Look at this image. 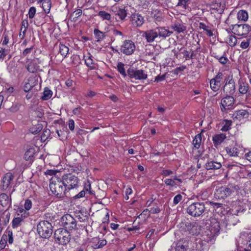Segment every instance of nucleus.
I'll return each instance as SVG.
<instances>
[{
    "label": "nucleus",
    "instance_id": "obj_35",
    "mask_svg": "<svg viewBox=\"0 0 251 251\" xmlns=\"http://www.w3.org/2000/svg\"><path fill=\"white\" fill-rule=\"evenodd\" d=\"M246 210L243 206H238L231 210V213L233 215L239 216Z\"/></svg>",
    "mask_w": 251,
    "mask_h": 251
},
{
    "label": "nucleus",
    "instance_id": "obj_42",
    "mask_svg": "<svg viewBox=\"0 0 251 251\" xmlns=\"http://www.w3.org/2000/svg\"><path fill=\"white\" fill-rule=\"evenodd\" d=\"M210 85L211 89L214 92L218 91L220 87V84L213 79L210 80Z\"/></svg>",
    "mask_w": 251,
    "mask_h": 251
},
{
    "label": "nucleus",
    "instance_id": "obj_31",
    "mask_svg": "<svg viewBox=\"0 0 251 251\" xmlns=\"http://www.w3.org/2000/svg\"><path fill=\"white\" fill-rule=\"evenodd\" d=\"M232 121L231 120H224L221 124L222 125V127L221 130L223 131H227L229 130L231 128V126L232 124Z\"/></svg>",
    "mask_w": 251,
    "mask_h": 251
},
{
    "label": "nucleus",
    "instance_id": "obj_59",
    "mask_svg": "<svg viewBox=\"0 0 251 251\" xmlns=\"http://www.w3.org/2000/svg\"><path fill=\"white\" fill-rule=\"evenodd\" d=\"M161 175L168 176L173 174V172L170 170L164 169L161 172Z\"/></svg>",
    "mask_w": 251,
    "mask_h": 251
},
{
    "label": "nucleus",
    "instance_id": "obj_22",
    "mask_svg": "<svg viewBox=\"0 0 251 251\" xmlns=\"http://www.w3.org/2000/svg\"><path fill=\"white\" fill-rule=\"evenodd\" d=\"M234 115L235 119L241 121L248 118L249 112L246 110L241 109L237 111Z\"/></svg>",
    "mask_w": 251,
    "mask_h": 251
},
{
    "label": "nucleus",
    "instance_id": "obj_12",
    "mask_svg": "<svg viewBox=\"0 0 251 251\" xmlns=\"http://www.w3.org/2000/svg\"><path fill=\"white\" fill-rule=\"evenodd\" d=\"M226 80V83L224 86V92L227 95H233L236 89L235 81L232 76H228Z\"/></svg>",
    "mask_w": 251,
    "mask_h": 251
},
{
    "label": "nucleus",
    "instance_id": "obj_19",
    "mask_svg": "<svg viewBox=\"0 0 251 251\" xmlns=\"http://www.w3.org/2000/svg\"><path fill=\"white\" fill-rule=\"evenodd\" d=\"M222 167L220 162L213 160H208L204 165V168L207 170H218Z\"/></svg>",
    "mask_w": 251,
    "mask_h": 251
},
{
    "label": "nucleus",
    "instance_id": "obj_21",
    "mask_svg": "<svg viewBox=\"0 0 251 251\" xmlns=\"http://www.w3.org/2000/svg\"><path fill=\"white\" fill-rule=\"evenodd\" d=\"M92 243L93 244L92 245V248L97 249L104 246L106 244L107 241L105 239L100 240V238H95L92 239Z\"/></svg>",
    "mask_w": 251,
    "mask_h": 251
},
{
    "label": "nucleus",
    "instance_id": "obj_41",
    "mask_svg": "<svg viewBox=\"0 0 251 251\" xmlns=\"http://www.w3.org/2000/svg\"><path fill=\"white\" fill-rule=\"evenodd\" d=\"M237 40L235 36L231 35L228 37L226 42L230 47H234L237 44Z\"/></svg>",
    "mask_w": 251,
    "mask_h": 251
},
{
    "label": "nucleus",
    "instance_id": "obj_33",
    "mask_svg": "<svg viewBox=\"0 0 251 251\" xmlns=\"http://www.w3.org/2000/svg\"><path fill=\"white\" fill-rule=\"evenodd\" d=\"M98 16H99L102 20L110 21L111 18V14L105 11H100L98 13Z\"/></svg>",
    "mask_w": 251,
    "mask_h": 251
},
{
    "label": "nucleus",
    "instance_id": "obj_3",
    "mask_svg": "<svg viewBox=\"0 0 251 251\" xmlns=\"http://www.w3.org/2000/svg\"><path fill=\"white\" fill-rule=\"evenodd\" d=\"M205 204L203 202H194L187 208V212L193 217H199L205 211Z\"/></svg>",
    "mask_w": 251,
    "mask_h": 251
},
{
    "label": "nucleus",
    "instance_id": "obj_26",
    "mask_svg": "<svg viewBox=\"0 0 251 251\" xmlns=\"http://www.w3.org/2000/svg\"><path fill=\"white\" fill-rule=\"evenodd\" d=\"M36 80L34 78L30 77L27 80V82H25L24 90L25 92H29L35 85Z\"/></svg>",
    "mask_w": 251,
    "mask_h": 251
},
{
    "label": "nucleus",
    "instance_id": "obj_54",
    "mask_svg": "<svg viewBox=\"0 0 251 251\" xmlns=\"http://www.w3.org/2000/svg\"><path fill=\"white\" fill-rule=\"evenodd\" d=\"M215 58H217L219 60V62L223 65L226 64L227 63V61H228V59L226 57H225L224 56L221 57L216 56Z\"/></svg>",
    "mask_w": 251,
    "mask_h": 251
},
{
    "label": "nucleus",
    "instance_id": "obj_11",
    "mask_svg": "<svg viewBox=\"0 0 251 251\" xmlns=\"http://www.w3.org/2000/svg\"><path fill=\"white\" fill-rule=\"evenodd\" d=\"M233 190L231 187L222 186L216 189L214 196L217 199H225L230 196Z\"/></svg>",
    "mask_w": 251,
    "mask_h": 251
},
{
    "label": "nucleus",
    "instance_id": "obj_52",
    "mask_svg": "<svg viewBox=\"0 0 251 251\" xmlns=\"http://www.w3.org/2000/svg\"><path fill=\"white\" fill-rule=\"evenodd\" d=\"M83 190L85 191L86 194H92V191H91V184L89 181H88L87 183H85Z\"/></svg>",
    "mask_w": 251,
    "mask_h": 251
},
{
    "label": "nucleus",
    "instance_id": "obj_63",
    "mask_svg": "<svg viewBox=\"0 0 251 251\" xmlns=\"http://www.w3.org/2000/svg\"><path fill=\"white\" fill-rule=\"evenodd\" d=\"M250 45V41L248 40L246 42L243 41L241 42L240 47L243 49H246L249 47Z\"/></svg>",
    "mask_w": 251,
    "mask_h": 251
},
{
    "label": "nucleus",
    "instance_id": "obj_44",
    "mask_svg": "<svg viewBox=\"0 0 251 251\" xmlns=\"http://www.w3.org/2000/svg\"><path fill=\"white\" fill-rule=\"evenodd\" d=\"M34 151L33 149H29L25 153L24 158L25 160H30L33 157Z\"/></svg>",
    "mask_w": 251,
    "mask_h": 251
},
{
    "label": "nucleus",
    "instance_id": "obj_5",
    "mask_svg": "<svg viewBox=\"0 0 251 251\" xmlns=\"http://www.w3.org/2000/svg\"><path fill=\"white\" fill-rule=\"evenodd\" d=\"M62 178L67 193L70 190L78 187L79 179L77 176L71 174H67L63 175Z\"/></svg>",
    "mask_w": 251,
    "mask_h": 251
},
{
    "label": "nucleus",
    "instance_id": "obj_49",
    "mask_svg": "<svg viewBox=\"0 0 251 251\" xmlns=\"http://www.w3.org/2000/svg\"><path fill=\"white\" fill-rule=\"evenodd\" d=\"M28 23L27 20H24L22 23V27L21 29V31H22L23 29L24 28V29L22 31L24 35H25V33L26 32V29L28 28Z\"/></svg>",
    "mask_w": 251,
    "mask_h": 251
},
{
    "label": "nucleus",
    "instance_id": "obj_61",
    "mask_svg": "<svg viewBox=\"0 0 251 251\" xmlns=\"http://www.w3.org/2000/svg\"><path fill=\"white\" fill-rule=\"evenodd\" d=\"M24 206H25V208L26 210H29L31 208V206H32L31 201L29 200H26L25 201Z\"/></svg>",
    "mask_w": 251,
    "mask_h": 251
},
{
    "label": "nucleus",
    "instance_id": "obj_53",
    "mask_svg": "<svg viewBox=\"0 0 251 251\" xmlns=\"http://www.w3.org/2000/svg\"><path fill=\"white\" fill-rule=\"evenodd\" d=\"M36 9L34 7H31L29 8L28 11V16L29 19H32L36 13Z\"/></svg>",
    "mask_w": 251,
    "mask_h": 251
},
{
    "label": "nucleus",
    "instance_id": "obj_62",
    "mask_svg": "<svg viewBox=\"0 0 251 251\" xmlns=\"http://www.w3.org/2000/svg\"><path fill=\"white\" fill-rule=\"evenodd\" d=\"M187 0H179L177 3V6H182L184 8L186 9Z\"/></svg>",
    "mask_w": 251,
    "mask_h": 251
},
{
    "label": "nucleus",
    "instance_id": "obj_18",
    "mask_svg": "<svg viewBox=\"0 0 251 251\" xmlns=\"http://www.w3.org/2000/svg\"><path fill=\"white\" fill-rule=\"evenodd\" d=\"M171 27L177 34L183 33L186 30L185 25L179 22H175L171 25Z\"/></svg>",
    "mask_w": 251,
    "mask_h": 251
},
{
    "label": "nucleus",
    "instance_id": "obj_6",
    "mask_svg": "<svg viewBox=\"0 0 251 251\" xmlns=\"http://www.w3.org/2000/svg\"><path fill=\"white\" fill-rule=\"evenodd\" d=\"M61 222L65 229L71 230L76 228V221L70 214L64 215L62 217Z\"/></svg>",
    "mask_w": 251,
    "mask_h": 251
},
{
    "label": "nucleus",
    "instance_id": "obj_39",
    "mask_svg": "<svg viewBox=\"0 0 251 251\" xmlns=\"http://www.w3.org/2000/svg\"><path fill=\"white\" fill-rule=\"evenodd\" d=\"M43 126L40 124H38L30 128L29 131L31 133L36 134L42 130Z\"/></svg>",
    "mask_w": 251,
    "mask_h": 251
},
{
    "label": "nucleus",
    "instance_id": "obj_37",
    "mask_svg": "<svg viewBox=\"0 0 251 251\" xmlns=\"http://www.w3.org/2000/svg\"><path fill=\"white\" fill-rule=\"evenodd\" d=\"M59 47L60 54L64 58L69 53V50L68 47L61 43L59 44Z\"/></svg>",
    "mask_w": 251,
    "mask_h": 251
},
{
    "label": "nucleus",
    "instance_id": "obj_45",
    "mask_svg": "<svg viewBox=\"0 0 251 251\" xmlns=\"http://www.w3.org/2000/svg\"><path fill=\"white\" fill-rule=\"evenodd\" d=\"M94 34L98 41L102 40L105 37L104 33L100 31L98 29H94Z\"/></svg>",
    "mask_w": 251,
    "mask_h": 251
},
{
    "label": "nucleus",
    "instance_id": "obj_50",
    "mask_svg": "<svg viewBox=\"0 0 251 251\" xmlns=\"http://www.w3.org/2000/svg\"><path fill=\"white\" fill-rule=\"evenodd\" d=\"M87 247L88 246L87 245L86 243L85 242L78 246L75 249V251H87Z\"/></svg>",
    "mask_w": 251,
    "mask_h": 251
},
{
    "label": "nucleus",
    "instance_id": "obj_60",
    "mask_svg": "<svg viewBox=\"0 0 251 251\" xmlns=\"http://www.w3.org/2000/svg\"><path fill=\"white\" fill-rule=\"evenodd\" d=\"M85 191L82 190L78 194L73 197L74 199H78L81 198H83L85 196Z\"/></svg>",
    "mask_w": 251,
    "mask_h": 251
},
{
    "label": "nucleus",
    "instance_id": "obj_8",
    "mask_svg": "<svg viewBox=\"0 0 251 251\" xmlns=\"http://www.w3.org/2000/svg\"><path fill=\"white\" fill-rule=\"evenodd\" d=\"M221 229L219 222L215 218H212L210 220V224L209 228V231L210 232V239L208 241H211L217 235Z\"/></svg>",
    "mask_w": 251,
    "mask_h": 251
},
{
    "label": "nucleus",
    "instance_id": "obj_51",
    "mask_svg": "<svg viewBox=\"0 0 251 251\" xmlns=\"http://www.w3.org/2000/svg\"><path fill=\"white\" fill-rule=\"evenodd\" d=\"M8 50L5 49H1L0 50V61L2 62L4 57L6 56L8 53Z\"/></svg>",
    "mask_w": 251,
    "mask_h": 251
},
{
    "label": "nucleus",
    "instance_id": "obj_56",
    "mask_svg": "<svg viewBox=\"0 0 251 251\" xmlns=\"http://www.w3.org/2000/svg\"><path fill=\"white\" fill-rule=\"evenodd\" d=\"M186 247L182 244L178 243L176 247V251H185Z\"/></svg>",
    "mask_w": 251,
    "mask_h": 251
},
{
    "label": "nucleus",
    "instance_id": "obj_13",
    "mask_svg": "<svg viewBox=\"0 0 251 251\" xmlns=\"http://www.w3.org/2000/svg\"><path fill=\"white\" fill-rule=\"evenodd\" d=\"M234 102V98L231 95L227 96L221 100V109L222 111L229 109Z\"/></svg>",
    "mask_w": 251,
    "mask_h": 251
},
{
    "label": "nucleus",
    "instance_id": "obj_46",
    "mask_svg": "<svg viewBox=\"0 0 251 251\" xmlns=\"http://www.w3.org/2000/svg\"><path fill=\"white\" fill-rule=\"evenodd\" d=\"M124 64L122 62H119L117 64V70L118 72L124 77L126 76V74L124 68Z\"/></svg>",
    "mask_w": 251,
    "mask_h": 251
},
{
    "label": "nucleus",
    "instance_id": "obj_20",
    "mask_svg": "<svg viewBox=\"0 0 251 251\" xmlns=\"http://www.w3.org/2000/svg\"><path fill=\"white\" fill-rule=\"evenodd\" d=\"M155 29L158 36L163 39L169 37L173 33L172 31L166 29L165 27H157Z\"/></svg>",
    "mask_w": 251,
    "mask_h": 251
},
{
    "label": "nucleus",
    "instance_id": "obj_9",
    "mask_svg": "<svg viewBox=\"0 0 251 251\" xmlns=\"http://www.w3.org/2000/svg\"><path fill=\"white\" fill-rule=\"evenodd\" d=\"M232 32L238 36L247 35L251 30V27L248 24L232 25Z\"/></svg>",
    "mask_w": 251,
    "mask_h": 251
},
{
    "label": "nucleus",
    "instance_id": "obj_36",
    "mask_svg": "<svg viewBox=\"0 0 251 251\" xmlns=\"http://www.w3.org/2000/svg\"><path fill=\"white\" fill-rule=\"evenodd\" d=\"M26 68L29 72L31 73H34L37 71L38 66H37L34 62L31 61L27 64Z\"/></svg>",
    "mask_w": 251,
    "mask_h": 251
},
{
    "label": "nucleus",
    "instance_id": "obj_38",
    "mask_svg": "<svg viewBox=\"0 0 251 251\" xmlns=\"http://www.w3.org/2000/svg\"><path fill=\"white\" fill-rule=\"evenodd\" d=\"M82 12L81 9H77L71 15L70 18L72 21L76 22L78 17L82 15Z\"/></svg>",
    "mask_w": 251,
    "mask_h": 251
},
{
    "label": "nucleus",
    "instance_id": "obj_23",
    "mask_svg": "<svg viewBox=\"0 0 251 251\" xmlns=\"http://www.w3.org/2000/svg\"><path fill=\"white\" fill-rule=\"evenodd\" d=\"M239 91L242 94H247L249 91V84L243 80H239Z\"/></svg>",
    "mask_w": 251,
    "mask_h": 251
},
{
    "label": "nucleus",
    "instance_id": "obj_27",
    "mask_svg": "<svg viewBox=\"0 0 251 251\" xmlns=\"http://www.w3.org/2000/svg\"><path fill=\"white\" fill-rule=\"evenodd\" d=\"M38 2L42 3V8L46 13L50 12L51 6L50 0H38Z\"/></svg>",
    "mask_w": 251,
    "mask_h": 251
},
{
    "label": "nucleus",
    "instance_id": "obj_48",
    "mask_svg": "<svg viewBox=\"0 0 251 251\" xmlns=\"http://www.w3.org/2000/svg\"><path fill=\"white\" fill-rule=\"evenodd\" d=\"M22 221L23 218L22 217L14 218L12 221V227L14 228H17L21 225Z\"/></svg>",
    "mask_w": 251,
    "mask_h": 251
},
{
    "label": "nucleus",
    "instance_id": "obj_58",
    "mask_svg": "<svg viewBox=\"0 0 251 251\" xmlns=\"http://www.w3.org/2000/svg\"><path fill=\"white\" fill-rule=\"evenodd\" d=\"M182 199V197L180 194H178L176 195L174 198V204L175 205L178 204L181 201Z\"/></svg>",
    "mask_w": 251,
    "mask_h": 251
},
{
    "label": "nucleus",
    "instance_id": "obj_57",
    "mask_svg": "<svg viewBox=\"0 0 251 251\" xmlns=\"http://www.w3.org/2000/svg\"><path fill=\"white\" fill-rule=\"evenodd\" d=\"M34 48L33 46H32L29 48H26L25 50H24V51L22 52V55L24 57L26 56L28 54L31 53L32 51L33 50Z\"/></svg>",
    "mask_w": 251,
    "mask_h": 251
},
{
    "label": "nucleus",
    "instance_id": "obj_4",
    "mask_svg": "<svg viewBox=\"0 0 251 251\" xmlns=\"http://www.w3.org/2000/svg\"><path fill=\"white\" fill-rule=\"evenodd\" d=\"M54 238L56 243L65 245L70 241V234L67 229L59 228L56 230L54 233Z\"/></svg>",
    "mask_w": 251,
    "mask_h": 251
},
{
    "label": "nucleus",
    "instance_id": "obj_40",
    "mask_svg": "<svg viewBox=\"0 0 251 251\" xmlns=\"http://www.w3.org/2000/svg\"><path fill=\"white\" fill-rule=\"evenodd\" d=\"M244 237L248 238L246 245L248 249L251 250V235L247 233H243L241 234V238L243 239Z\"/></svg>",
    "mask_w": 251,
    "mask_h": 251
},
{
    "label": "nucleus",
    "instance_id": "obj_28",
    "mask_svg": "<svg viewBox=\"0 0 251 251\" xmlns=\"http://www.w3.org/2000/svg\"><path fill=\"white\" fill-rule=\"evenodd\" d=\"M84 58L86 65L91 70L95 69L94 62L92 58V56L89 54L88 55H84Z\"/></svg>",
    "mask_w": 251,
    "mask_h": 251
},
{
    "label": "nucleus",
    "instance_id": "obj_34",
    "mask_svg": "<svg viewBox=\"0 0 251 251\" xmlns=\"http://www.w3.org/2000/svg\"><path fill=\"white\" fill-rule=\"evenodd\" d=\"M52 96V92L48 88L46 87L43 92V95L41 99L43 100H49Z\"/></svg>",
    "mask_w": 251,
    "mask_h": 251
},
{
    "label": "nucleus",
    "instance_id": "obj_7",
    "mask_svg": "<svg viewBox=\"0 0 251 251\" xmlns=\"http://www.w3.org/2000/svg\"><path fill=\"white\" fill-rule=\"evenodd\" d=\"M127 75L130 78H134L136 80L146 79L147 78V74L143 70H138L134 68H129L127 70Z\"/></svg>",
    "mask_w": 251,
    "mask_h": 251
},
{
    "label": "nucleus",
    "instance_id": "obj_2",
    "mask_svg": "<svg viewBox=\"0 0 251 251\" xmlns=\"http://www.w3.org/2000/svg\"><path fill=\"white\" fill-rule=\"evenodd\" d=\"M37 230L42 238H48L52 233V226L47 221H41L37 225Z\"/></svg>",
    "mask_w": 251,
    "mask_h": 251
},
{
    "label": "nucleus",
    "instance_id": "obj_16",
    "mask_svg": "<svg viewBox=\"0 0 251 251\" xmlns=\"http://www.w3.org/2000/svg\"><path fill=\"white\" fill-rule=\"evenodd\" d=\"M127 9L126 7H119L116 8V10L114 11L115 15L118 16L119 19L121 21L125 20L127 14Z\"/></svg>",
    "mask_w": 251,
    "mask_h": 251
},
{
    "label": "nucleus",
    "instance_id": "obj_14",
    "mask_svg": "<svg viewBox=\"0 0 251 251\" xmlns=\"http://www.w3.org/2000/svg\"><path fill=\"white\" fill-rule=\"evenodd\" d=\"M144 17L139 13L132 14L131 16L130 22L134 27L141 26L144 23Z\"/></svg>",
    "mask_w": 251,
    "mask_h": 251
},
{
    "label": "nucleus",
    "instance_id": "obj_24",
    "mask_svg": "<svg viewBox=\"0 0 251 251\" xmlns=\"http://www.w3.org/2000/svg\"><path fill=\"white\" fill-rule=\"evenodd\" d=\"M226 138V136L225 134L221 133L219 134H216L213 136L212 140L213 141V143L215 146H217L220 145Z\"/></svg>",
    "mask_w": 251,
    "mask_h": 251
},
{
    "label": "nucleus",
    "instance_id": "obj_64",
    "mask_svg": "<svg viewBox=\"0 0 251 251\" xmlns=\"http://www.w3.org/2000/svg\"><path fill=\"white\" fill-rule=\"evenodd\" d=\"M68 126L71 130H73L75 128V122L72 119H70L68 121Z\"/></svg>",
    "mask_w": 251,
    "mask_h": 251
},
{
    "label": "nucleus",
    "instance_id": "obj_10",
    "mask_svg": "<svg viewBox=\"0 0 251 251\" xmlns=\"http://www.w3.org/2000/svg\"><path fill=\"white\" fill-rule=\"evenodd\" d=\"M135 50V45L130 40H125L120 48V51L123 54L129 55L132 54Z\"/></svg>",
    "mask_w": 251,
    "mask_h": 251
},
{
    "label": "nucleus",
    "instance_id": "obj_32",
    "mask_svg": "<svg viewBox=\"0 0 251 251\" xmlns=\"http://www.w3.org/2000/svg\"><path fill=\"white\" fill-rule=\"evenodd\" d=\"M201 143V134H198L196 135L195 138L193 140V145L194 148L196 149L200 148Z\"/></svg>",
    "mask_w": 251,
    "mask_h": 251
},
{
    "label": "nucleus",
    "instance_id": "obj_17",
    "mask_svg": "<svg viewBox=\"0 0 251 251\" xmlns=\"http://www.w3.org/2000/svg\"><path fill=\"white\" fill-rule=\"evenodd\" d=\"M13 179V176L11 173H7L3 176L1 186L3 190H6L9 186L10 182Z\"/></svg>",
    "mask_w": 251,
    "mask_h": 251
},
{
    "label": "nucleus",
    "instance_id": "obj_29",
    "mask_svg": "<svg viewBox=\"0 0 251 251\" xmlns=\"http://www.w3.org/2000/svg\"><path fill=\"white\" fill-rule=\"evenodd\" d=\"M10 200L8 196L4 193L0 195V204L3 207L8 206L10 205Z\"/></svg>",
    "mask_w": 251,
    "mask_h": 251
},
{
    "label": "nucleus",
    "instance_id": "obj_30",
    "mask_svg": "<svg viewBox=\"0 0 251 251\" xmlns=\"http://www.w3.org/2000/svg\"><path fill=\"white\" fill-rule=\"evenodd\" d=\"M248 14L247 11L240 10L238 12L237 18L239 20L246 22L248 20Z\"/></svg>",
    "mask_w": 251,
    "mask_h": 251
},
{
    "label": "nucleus",
    "instance_id": "obj_15",
    "mask_svg": "<svg viewBox=\"0 0 251 251\" xmlns=\"http://www.w3.org/2000/svg\"><path fill=\"white\" fill-rule=\"evenodd\" d=\"M143 36L146 38L147 41L149 43L152 42L155 38L158 37L155 28L152 30H149L144 32Z\"/></svg>",
    "mask_w": 251,
    "mask_h": 251
},
{
    "label": "nucleus",
    "instance_id": "obj_47",
    "mask_svg": "<svg viewBox=\"0 0 251 251\" xmlns=\"http://www.w3.org/2000/svg\"><path fill=\"white\" fill-rule=\"evenodd\" d=\"M186 229L190 233L194 234L195 233L194 230L196 229V226L195 224L187 222L186 224Z\"/></svg>",
    "mask_w": 251,
    "mask_h": 251
},
{
    "label": "nucleus",
    "instance_id": "obj_25",
    "mask_svg": "<svg viewBox=\"0 0 251 251\" xmlns=\"http://www.w3.org/2000/svg\"><path fill=\"white\" fill-rule=\"evenodd\" d=\"M175 180L177 181L179 183H181L182 182V180L180 178L177 177L176 176H174L173 179L167 178L164 180L165 184L167 186H170L172 187H175L176 185H177V184L175 181Z\"/></svg>",
    "mask_w": 251,
    "mask_h": 251
},
{
    "label": "nucleus",
    "instance_id": "obj_1",
    "mask_svg": "<svg viewBox=\"0 0 251 251\" xmlns=\"http://www.w3.org/2000/svg\"><path fill=\"white\" fill-rule=\"evenodd\" d=\"M50 188L52 194L57 197L62 198L67 195V192L62 178L53 176L50 180Z\"/></svg>",
    "mask_w": 251,
    "mask_h": 251
},
{
    "label": "nucleus",
    "instance_id": "obj_55",
    "mask_svg": "<svg viewBox=\"0 0 251 251\" xmlns=\"http://www.w3.org/2000/svg\"><path fill=\"white\" fill-rule=\"evenodd\" d=\"M223 78V74L221 72H219L217 75L215 76L214 78L213 79L215 80L216 81L220 84L221 81L222 80Z\"/></svg>",
    "mask_w": 251,
    "mask_h": 251
},
{
    "label": "nucleus",
    "instance_id": "obj_43",
    "mask_svg": "<svg viewBox=\"0 0 251 251\" xmlns=\"http://www.w3.org/2000/svg\"><path fill=\"white\" fill-rule=\"evenodd\" d=\"M226 150L227 153L230 156H236L238 155V150L236 148L226 147Z\"/></svg>",
    "mask_w": 251,
    "mask_h": 251
}]
</instances>
